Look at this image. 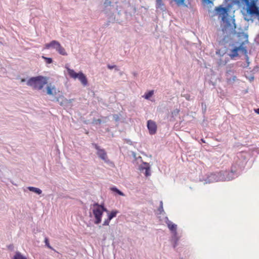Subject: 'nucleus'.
<instances>
[{
	"instance_id": "obj_7",
	"label": "nucleus",
	"mask_w": 259,
	"mask_h": 259,
	"mask_svg": "<svg viewBox=\"0 0 259 259\" xmlns=\"http://www.w3.org/2000/svg\"><path fill=\"white\" fill-rule=\"evenodd\" d=\"M94 145L95 149L97 150V154L98 156L105 162H108L109 160L108 158L107 154L105 150L103 149H101L100 147L96 144Z\"/></svg>"
},
{
	"instance_id": "obj_23",
	"label": "nucleus",
	"mask_w": 259,
	"mask_h": 259,
	"mask_svg": "<svg viewBox=\"0 0 259 259\" xmlns=\"http://www.w3.org/2000/svg\"><path fill=\"white\" fill-rule=\"evenodd\" d=\"M159 210L161 212V211H163V204H162V202L161 201L160 202V207H159Z\"/></svg>"
},
{
	"instance_id": "obj_22",
	"label": "nucleus",
	"mask_w": 259,
	"mask_h": 259,
	"mask_svg": "<svg viewBox=\"0 0 259 259\" xmlns=\"http://www.w3.org/2000/svg\"><path fill=\"white\" fill-rule=\"evenodd\" d=\"M110 221V220H109V219L108 218L107 220H106L104 222L103 225H104V226L108 225L109 224Z\"/></svg>"
},
{
	"instance_id": "obj_12",
	"label": "nucleus",
	"mask_w": 259,
	"mask_h": 259,
	"mask_svg": "<svg viewBox=\"0 0 259 259\" xmlns=\"http://www.w3.org/2000/svg\"><path fill=\"white\" fill-rule=\"evenodd\" d=\"M141 169H145V174L146 176H149L150 175V166L148 163H144L143 166H141Z\"/></svg>"
},
{
	"instance_id": "obj_4",
	"label": "nucleus",
	"mask_w": 259,
	"mask_h": 259,
	"mask_svg": "<svg viewBox=\"0 0 259 259\" xmlns=\"http://www.w3.org/2000/svg\"><path fill=\"white\" fill-rule=\"evenodd\" d=\"M54 49L56 50L60 55L63 56L67 55L65 49L61 46L59 42L56 40H52L50 43L45 45V49Z\"/></svg>"
},
{
	"instance_id": "obj_10",
	"label": "nucleus",
	"mask_w": 259,
	"mask_h": 259,
	"mask_svg": "<svg viewBox=\"0 0 259 259\" xmlns=\"http://www.w3.org/2000/svg\"><path fill=\"white\" fill-rule=\"evenodd\" d=\"M147 127L150 135H154L156 133L157 127L155 122L154 121L149 120L147 121Z\"/></svg>"
},
{
	"instance_id": "obj_18",
	"label": "nucleus",
	"mask_w": 259,
	"mask_h": 259,
	"mask_svg": "<svg viewBox=\"0 0 259 259\" xmlns=\"http://www.w3.org/2000/svg\"><path fill=\"white\" fill-rule=\"evenodd\" d=\"M117 213V211H112L109 214L108 218L109 220H111L114 217H115Z\"/></svg>"
},
{
	"instance_id": "obj_13",
	"label": "nucleus",
	"mask_w": 259,
	"mask_h": 259,
	"mask_svg": "<svg viewBox=\"0 0 259 259\" xmlns=\"http://www.w3.org/2000/svg\"><path fill=\"white\" fill-rule=\"evenodd\" d=\"M167 225L168 229L172 232L176 233L177 231V225L175 224H173L170 221H168L167 222Z\"/></svg>"
},
{
	"instance_id": "obj_24",
	"label": "nucleus",
	"mask_w": 259,
	"mask_h": 259,
	"mask_svg": "<svg viewBox=\"0 0 259 259\" xmlns=\"http://www.w3.org/2000/svg\"><path fill=\"white\" fill-rule=\"evenodd\" d=\"M185 97L186 98V100L189 101L190 100V95H186L185 96Z\"/></svg>"
},
{
	"instance_id": "obj_25",
	"label": "nucleus",
	"mask_w": 259,
	"mask_h": 259,
	"mask_svg": "<svg viewBox=\"0 0 259 259\" xmlns=\"http://www.w3.org/2000/svg\"><path fill=\"white\" fill-rule=\"evenodd\" d=\"M115 67V65H114V66H110L109 65H108V68L110 69H112L114 68Z\"/></svg>"
},
{
	"instance_id": "obj_26",
	"label": "nucleus",
	"mask_w": 259,
	"mask_h": 259,
	"mask_svg": "<svg viewBox=\"0 0 259 259\" xmlns=\"http://www.w3.org/2000/svg\"><path fill=\"white\" fill-rule=\"evenodd\" d=\"M255 112L257 113L258 114H259V108L257 109H255Z\"/></svg>"
},
{
	"instance_id": "obj_21",
	"label": "nucleus",
	"mask_w": 259,
	"mask_h": 259,
	"mask_svg": "<svg viewBox=\"0 0 259 259\" xmlns=\"http://www.w3.org/2000/svg\"><path fill=\"white\" fill-rule=\"evenodd\" d=\"M45 242L46 245L48 246V247H49L50 249L52 248V247L50 245L49 241V240L48 238L45 239Z\"/></svg>"
},
{
	"instance_id": "obj_16",
	"label": "nucleus",
	"mask_w": 259,
	"mask_h": 259,
	"mask_svg": "<svg viewBox=\"0 0 259 259\" xmlns=\"http://www.w3.org/2000/svg\"><path fill=\"white\" fill-rule=\"evenodd\" d=\"M110 189H111V191H112L113 192H115L117 193L119 195L123 196H124V194H123V193H122L121 191L118 190L116 187H112V188H110Z\"/></svg>"
},
{
	"instance_id": "obj_20",
	"label": "nucleus",
	"mask_w": 259,
	"mask_h": 259,
	"mask_svg": "<svg viewBox=\"0 0 259 259\" xmlns=\"http://www.w3.org/2000/svg\"><path fill=\"white\" fill-rule=\"evenodd\" d=\"M156 5L158 7H161L163 5V2L162 0H156Z\"/></svg>"
},
{
	"instance_id": "obj_6",
	"label": "nucleus",
	"mask_w": 259,
	"mask_h": 259,
	"mask_svg": "<svg viewBox=\"0 0 259 259\" xmlns=\"http://www.w3.org/2000/svg\"><path fill=\"white\" fill-rule=\"evenodd\" d=\"M241 3L245 4L247 6V12L251 15L258 14V8L256 6L254 2H250L249 0H239Z\"/></svg>"
},
{
	"instance_id": "obj_8",
	"label": "nucleus",
	"mask_w": 259,
	"mask_h": 259,
	"mask_svg": "<svg viewBox=\"0 0 259 259\" xmlns=\"http://www.w3.org/2000/svg\"><path fill=\"white\" fill-rule=\"evenodd\" d=\"M215 10L219 15L221 17L222 20L224 21L228 15V9L220 6L215 8Z\"/></svg>"
},
{
	"instance_id": "obj_5",
	"label": "nucleus",
	"mask_w": 259,
	"mask_h": 259,
	"mask_svg": "<svg viewBox=\"0 0 259 259\" xmlns=\"http://www.w3.org/2000/svg\"><path fill=\"white\" fill-rule=\"evenodd\" d=\"M94 206H96L93 210V214L95 217L96 221L95 223L99 224L101 222L102 216L104 211H106V209L101 205H99L98 203H95Z\"/></svg>"
},
{
	"instance_id": "obj_15",
	"label": "nucleus",
	"mask_w": 259,
	"mask_h": 259,
	"mask_svg": "<svg viewBox=\"0 0 259 259\" xmlns=\"http://www.w3.org/2000/svg\"><path fill=\"white\" fill-rule=\"evenodd\" d=\"M13 259H27V257L22 255L19 252H17Z\"/></svg>"
},
{
	"instance_id": "obj_2",
	"label": "nucleus",
	"mask_w": 259,
	"mask_h": 259,
	"mask_svg": "<svg viewBox=\"0 0 259 259\" xmlns=\"http://www.w3.org/2000/svg\"><path fill=\"white\" fill-rule=\"evenodd\" d=\"M239 38H241L243 39V41L240 44V45L238 47H235L232 51L231 54L230 55L232 58H234L238 56V51H241L242 52H246V49L243 47V45L245 44V42H247L248 41V35L244 33H239L238 35Z\"/></svg>"
},
{
	"instance_id": "obj_9",
	"label": "nucleus",
	"mask_w": 259,
	"mask_h": 259,
	"mask_svg": "<svg viewBox=\"0 0 259 259\" xmlns=\"http://www.w3.org/2000/svg\"><path fill=\"white\" fill-rule=\"evenodd\" d=\"M173 1L176 2V4L178 6H180L182 5L186 6L184 3V2L185 0H173ZM187 1L190 2L192 0H187ZM214 1V0H201V2H202V3L203 5L209 6L210 7H211L213 5V2Z\"/></svg>"
},
{
	"instance_id": "obj_11",
	"label": "nucleus",
	"mask_w": 259,
	"mask_h": 259,
	"mask_svg": "<svg viewBox=\"0 0 259 259\" xmlns=\"http://www.w3.org/2000/svg\"><path fill=\"white\" fill-rule=\"evenodd\" d=\"M47 93L49 95H55L57 94V90L55 86L48 85L47 87Z\"/></svg>"
},
{
	"instance_id": "obj_3",
	"label": "nucleus",
	"mask_w": 259,
	"mask_h": 259,
	"mask_svg": "<svg viewBox=\"0 0 259 259\" xmlns=\"http://www.w3.org/2000/svg\"><path fill=\"white\" fill-rule=\"evenodd\" d=\"M66 69L68 75L71 78L75 79L78 78L83 86L87 85L88 83L87 78L82 72L76 73L74 70L70 69L68 67H66Z\"/></svg>"
},
{
	"instance_id": "obj_1",
	"label": "nucleus",
	"mask_w": 259,
	"mask_h": 259,
	"mask_svg": "<svg viewBox=\"0 0 259 259\" xmlns=\"http://www.w3.org/2000/svg\"><path fill=\"white\" fill-rule=\"evenodd\" d=\"M48 82V78L43 76L39 75L30 78L27 82L28 86L34 90H41Z\"/></svg>"
},
{
	"instance_id": "obj_27",
	"label": "nucleus",
	"mask_w": 259,
	"mask_h": 259,
	"mask_svg": "<svg viewBox=\"0 0 259 259\" xmlns=\"http://www.w3.org/2000/svg\"><path fill=\"white\" fill-rule=\"evenodd\" d=\"M25 81V79L24 78L21 79V82H24Z\"/></svg>"
},
{
	"instance_id": "obj_14",
	"label": "nucleus",
	"mask_w": 259,
	"mask_h": 259,
	"mask_svg": "<svg viewBox=\"0 0 259 259\" xmlns=\"http://www.w3.org/2000/svg\"><path fill=\"white\" fill-rule=\"evenodd\" d=\"M28 189L32 191L33 192H34L35 193H37L38 194H40L42 193V191L37 188L33 187H28Z\"/></svg>"
},
{
	"instance_id": "obj_17",
	"label": "nucleus",
	"mask_w": 259,
	"mask_h": 259,
	"mask_svg": "<svg viewBox=\"0 0 259 259\" xmlns=\"http://www.w3.org/2000/svg\"><path fill=\"white\" fill-rule=\"evenodd\" d=\"M154 94V91L152 90L148 92L147 93H146L144 97L146 99H149L151 97L153 96Z\"/></svg>"
},
{
	"instance_id": "obj_19",
	"label": "nucleus",
	"mask_w": 259,
	"mask_h": 259,
	"mask_svg": "<svg viewBox=\"0 0 259 259\" xmlns=\"http://www.w3.org/2000/svg\"><path fill=\"white\" fill-rule=\"evenodd\" d=\"M42 58L45 59V60L46 61V62L47 63V64H51L53 62V60L51 58H48V57H44V56H42Z\"/></svg>"
}]
</instances>
